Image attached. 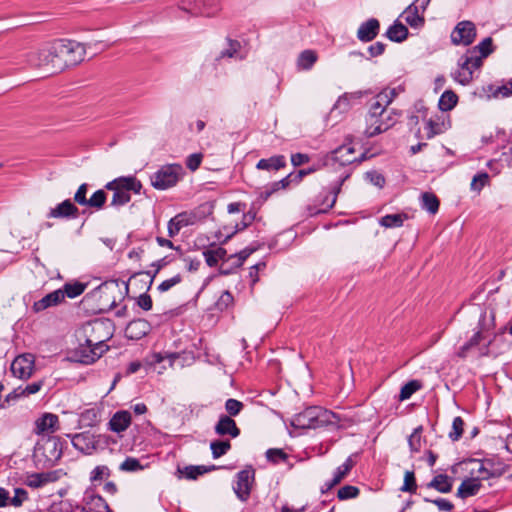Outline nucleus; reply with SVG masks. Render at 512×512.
Masks as SVG:
<instances>
[{
    "mask_svg": "<svg viewBox=\"0 0 512 512\" xmlns=\"http://www.w3.org/2000/svg\"><path fill=\"white\" fill-rule=\"evenodd\" d=\"M398 117L399 114L394 109H388V106L372 99L366 115L365 134L373 137L385 132L397 122Z\"/></svg>",
    "mask_w": 512,
    "mask_h": 512,
    "instance_id": "f257e3e1",
    "label": "nucleus"
},
{
    "mask_svg": "<svg viewBox=\"0 0 512 512\" xmlns=\"http://www.w3.org/2000/svg\"><path fill=\"white\" fill-rule=\"evenodd\" d=\"M339 421V417L332 411L312 406L296 414L291 423L299 429H317L328 426L337 427Z\"/></svg>",
    "mask_w": 512,
    "mask_h": 512,
    "instance_id": "f03ea898",
    "label": "nucleus"
},
{
    "mask_svg": "<svg viewBox=\"0 0 512 512\" xmlns=\"http://www.w3.org/2000/svg\"><path fill=\"white\" fill-rule=\"evenodd\" d=\"M107 190L113 191V196L110 205L113 207H121L130 202L131 194H140L142 189L141 182L133 176L119 177L105 185Z\"/></svg>",
    "mask_w": 512,
    "mask_h": 512,
    "instance_id": "7ed1b4c3",
    "label": "nucleus"
},
{
    "mask_svg": "<svg viewBox=\"0 0 512 512\" xmlns=\"http://www.w3.org/2000/svg\"><path fill=\"white\" fill-rule=\"evenodd\" d=\"M86 342L97 349L107 351L106 342L113 336V324L110 320L96 319L83 327Z\"/></svg>",
    "mask_w": 512,
    "mask_h": 512,
    "instance_id": "20e7f679",
    "label": "nucleus"
},
{
    "mask_svg": "<svg viewBox=\"0 0 512 512\" xmlns=\"http://www.w3.org/2000/svg\"><path fill=\"white\" fill-rule=\"evenodd\" d=\"M54 53H56V55L58 54V58H60L57 66L64 70L67 67L75 66L83 61L86 49L82 43L73 40L61 39L56 41Z\"/></svg>",
    "mask_w": 512,
    "mask_h": 512,
    "instance_id": "39448f33",
    "label": "nucleus"
},
{
    "mask_svg": "<svg viewBox=\"0 0 512 512\" xmlns=\"http://www.w3.org/2000/svg\"><path fill=\"white\" fill-rule=\"evenodd\" d=\"M184 174L185 171L181 164H166L151 175V185L157 190H166L174 187Z\"/></svg>",
    "mask_w": 512,
    "mask_h": 512,
    "instance_id": "423d86ee",
    "label": "nucleus"
},
{
    "mask_svg": "<svg viewBox=\"0 0 512 512\" xmlns=\"http://www.w3.org/2000/svg\"><path fill=\"white\" fill-rule=\"evenodd\" d=\"M56 47V41L47 44L37 51H33L27 55V63L36 68H44L51 73H56L62 71V68L57 66L58 54L54 53V48Z\"/></svg>",
    "mask_w": 512,
    "mask_h": 512,
    "instance_id": "0eeeda50",
    "label": "nucleus"
},
{
    "mask_svg": "<svg viewBox=\"0 0 512 512\" xmlns=\"http://www.w3.org/2000/svg\"><path fill=\"white\" fill-rule=\"evenodd\" d=\"M481 65V57L475 51H467L458 60V69L452 73V77L461 85H467L472 81L474 71Z\"/></svg>",
    "mask_w": 512,
    "mask_h": 512,
    "instance_id": "6e6552de",
    "label": "nucleus"
},
{
    "mask_svg": "<svg viewBox=\"0 0 512 512\" xmlns=\"http://www.w3.org/2000/svg\"><path fill=\"white\" fill-rule=\"evenodd\" d=\"M36 453L41 454L47 463L54 464L62 456L63 443L59 437L43 438L37 443Z\"/></svg>",
    "mask_w": 512,
    "mask_h": 512,
    "instance_id": "1a4fd4ad",
    "label": "nucleus"
},
{
    "mask_svg": "<svg viewBox=\"0 0 512 512\" xmlns=\"http://www.w3.org/2000/svg\"><path fill=\"white\" fill-rule=\"evenodd\" d=\"M476 37V28L471 21H461L451 33V41L456 45H470Z\"/></svg>",
    "mask_w": 512,
    "mask_h": 512,
    "instance_id": "9d476101",
    "label": "nucleus"
},
{
    "mask_svg": "<svg viewBox=\"0 0 512 512\" xmlns=\"http://www.w3.org/2000/svg\"><path fill=\"white\" fill-rule=\"evenodd\" d=\"M34 371V356L32 354H23L17 356L11 364V372L19 379H28Z\"/></svg>",
    "mask_w": 512,
    "mask_h": 512,
    "instance_id": "9b49d317",
    "label": "nucleus"
},
{
    "mask_svg": "<svg viewBox=\"0 0 512 512\" xmlns=\"http://www.w3.org/2000/svg\"><path fill=\"white\" fill-rule=\"evenodd\" d=\"M104 353L105 352L102 351L101 349H97L96 346H90L85 341L84 344H80L79 347L73 351L71 359L75 362L89 365L94 363Z\"/></svg>",
    "mask_w": 512,
    "mask_h": 512,
    "instance_id": "f8f14e48",
    "label": "nucleus"
},
{
    "mask_svg": "<svg viewBox=\"0 0 512 512\" xmlns=\"http://www.w3.org/2000/svg\"><path fill=\"white\" fill-rule=\"evenodd\" d=\"M255 471L253 468H247L237 473L236 484L233 487L236 495L241 500H246L250 494L251 486L254 481Z\"/></svg>",
    "mask_w": 512,
    "mask_h": 512,
    "instance_id": "ddd939ff",
    "label": "nucleus"
},
{
    "mask_svg": "<svg viewBox=\"0 0 512 512\" xmlns=\"http://www.w3.org/2000/svg\"><path fill=\"white\" fill-rule=\"evenodd\" d=\"M59 429V418L53 413H44L35 421L34 432L37 435H50Z\"/></svg>",
    "mask_w": 512,
    "mask_h": 512,
    "instance_id": "4468645a",
    "label": "nucleus"
},
{
    "mask_svg": "<svg viewBox=\"0 0 512 512\" xmlns=\"http://www.w3.org/2000/svg\"><path fill=\"white\" fill-rule=\"evenodd\" d=\"M196 222V216L192 213L182 212L171 218L168 222V236L170 238L179 234L181 229L193 225Z\"/></svg>",
    "mask_w": 512,
    "mask_h": 512,
    "instance_id": "2eb2a0df",
    "label": "nucleus"
},
{
    "mask_svg": "<svg viewBox=\"0 0 512 512\" xmlns=\"http://www.w3.org/2000/svg\"><path fill=\"white\" fill-rule=\"evenodd\" d=\"M71 442L75 449L86 455L92 454L97 447L95 436L89 432H82L73 435L71 437Z\"/></svg>",
    "mask_w": 512,
    "mask_h": 512,
    "instance_id": "dca6fc26",
    "label": "nucleus"
},
{
    "mask_svg": "<svg viewBox=\"0 0 512 512\" xmlns=\"http://www.w3.org/2000/svg\"><path fill=\"white\" fill-rule=\"evenodd\" d=\"M79 216V210L70 199L59 203L56 207L50 209L47 218L56 219H75Z\"/></svg>",
    "mask_w": 512,
    "mask_h": 512,
    "instance_id": "f3484780",
    "label": "nucleus"
},
{
    "mask_svg": "<svg viewBox=\"0 0 512 512\" xmlns=\"http://www.w3.org/2000/svg\"><path fill=\"white\" fill-rule=\"evenodd\" d=\"M449 125L443 116L435 115L425 120L423 133L426 139H431L436 135L444 133Z\"/></svg>",
    "mask_w": 512,
    "mask_h": 512,
    "instance_id": "a211bd4d",
    "label": "nucleus"
},
{
    "mask_svg": "<svg viewBox=\"0 0 512 512\" xmlns=\"http://www.w3.org/2000/svg\"><path fill=\"white\" fill-rule=\"evenodd\" d=\"M354 464L355 462L353 461L352 457H348L345 462L337 467V469L334 471L333 478L330 481L324 483L322 486V492L325 493L339 484L348 475Z\"/></svg>",
    "mask_w": 512,
    "mask_h": 512,
    "instance_id": "6ab92c4d",
    "label": "nucleus"
},
{
    "mask_svg": "<svg viewBox=\"0 0 512 512\" xmlns=\"http://www.w3.org/2000/svg\"><path fill=\"white\" fill-rule=\"evenodd\" d=\"M151 330V325L144 319L131 321L125 328V335L131 340H139L146 336Z\"/></svg>",
    "mask_w": 512,
    "mask_h": 512,
    "instance_id": "aec40b11",
    "label": "nucleus"
},
{
    "mask_svg": "<svg viewBox=\"0 0 512 512\" xmlns=\"http://www.w3.org/2000/svg\"><path fill=\"white\" fill-rule=\"evenodd\" d=\"M215 433L219 436L229 435L236 438L240 435V429L236 422L228 415H221L214 427Z\"/></svg>",
    "mask_w": 512,
    "mask_h": 512,
    "instance_id": "412c9836",
    "label": "nucleus"
},
{
    "mask_svg": "<svg viewBox=\"0 0 512 512\" xmlns=\"http://www.w3.org/2000/svg\"><path fill=\"white\" fill-rule=\"evenodd\" d=\"M379 29V21L375 18H371L359 26L357 38L362 42L372 41L378 35Z\"/></svg>",
    "mask_w": 512,
    "mask_h": 512,
    "instance_id": "4be33fe9",
    "label": "nucleus"
},
{
    "mask_svg": "<svg viewBox=\"0 0 512 512\" xmlns=\"http://www.w3.org/2000/svg\"><path fill=\"white\" fill-rule=\"evenodd\" d=\"M62 301H64V292L62 289H57L36 301L33 305V308L36 312H40L49 307L55 306Z\"/></svg>",
    "mask_w": 512,
    "mask_h": 512,
    "instance_id": "5701e85b",
    "label": "nucleus"
},
{
    "mask_svg": "<svg viewBox=\"0 0 512 512\" xmlns=\"http://www.w3.org/2000/svg\"><path fill=\"white\" fill-rule=\"evenodd\" d=\"M332 160L342 166H345L355 162L357 160V156L355 155V150L353 147L343 145L332 152Z\"/></svg>",
    "mask_w": 512,
    "mask_h": 512,
    "instance_id": "b1692460",
    "label": "nucleus"
},
{
    "mask_svg": "<svg viewBox=\"0 0 512 512\" xmlns=\"http://www.w3.org/2000/svg\"><path fill=\"white\" fill-rule=\"evenodd\" d=\"M131 424V414L128 411L116 412L109 421L111 431L121 433L125 431Z\"/></svg>",
    "mask_w": 512,
    "mask_h": 512,
    "instance_id": "393cba45",
    "label": "nucleus"
},
{
    "mask_svg": "<svg viewBox=\"0 0 512 512\" xmlns=\"http://www.w3.org/2000/svg\"><path fill=\"white\" fill-rule=\"evenodd\" d=\"M84 502L90 512H112L105 499L100 495L86 493Z\"/></svg>",
    "mask_w": 512,
    "mask_h": 512,
    "instance_id": "a878e982",
    "label": "nucleus"
},
{
    "mask_svg": "<svg viewBox=\"0 0 512 512\" xmlns=\"http://www.w3.org/2000/svg\"><path fill=\"white\" fill-rule=\"evenodd\" d=\"M481 488V482L479 478H468L462 481L457 490V496L465 499L476 495Z\"/></svg>",
    "mask_w": 512,
    "mask_h": 512,
    "instance_id": "bb28decb",
    "label": "nucleus"
},
{
    "mask_svg": "<svg viewBox=\"0 0 512 512\" xmlns=\"http://www.w3.org/2000/svg\"><path fill=\"white\" fill-rule=\"evenodd\" d=\"M58 479L57 472L34 473L28 476L27 485L32 488H40L44 485L55 482Z\"/></svg>",
    "mask_w": 512,
    "mask_h": 512,
    "instance_id": "cd10ccee",
    "label": "nucleus"
},
{
    "mask_svg": "<svg viewBox=\"0 0 512 512\" xmlns=\"http://www.w3.org/2000/svg\"><path fill=\"white\" fill-rule=\"evenodd\" d=\"M405 22L412 28H419L424 25L423 13L410 4L402 13Z\"/></svg>",
    "mask_w": 512,
    "mask_h": 512,
    "instance_id": "c85d7f7f",
    "label": "nucleus"
},
{
    "mask_svg": "<svg viewBox=\"0 0 512 512\" xmlns=\"http://www.w3.org/2000/svg\"><path fill=\"white\" fill-rule=\"evenodd\" d=\"M286 166V160L283 155H275L267 159H260L256 165L259 170H279Z\"/></svg>",
    "mask_w": 512,
    "mask_h": 512,
    "instance_id": "c756f323",
    "label": "nucleus"
},
{
    "mask_svg": "<svg viewBox=\"0 0 512 512\" xmlns=\"http://www.w3.org/2000/svg\"><path fill=\"white\" fill-rule=\"evenodd\" d=\"M404 91L402 85L397 87H387L378 93L373 99L379 101L382 105L389 106L393 100Z\"/></svg>",
    "mask_w": 512,
    "mask_h": 512,
    "instance_id": "7c9ffc66",
    "label": "nucleus"
},
{
    "mask_svg": "<svg viewBox=\"0 0 512 512\" xmlns=\"http://www.w3.org/2000/svg\"><path fill=\"white\" fill-rule=\"evenodd\" d=\"M386 36L393 42H402L408 36V29L402 23L395 22L388 28Z\"/></svg>",
    "mask_w": 512,
    "mask_h": 512,
    "instance_id": "2f4dec72",
    "label": "nucleus"
},
{
    "mask_svg": "<svg viewBox=\"0 0 512 512\" xmlns=\"http://www.w3.org/2000/svg\"><path fill=\"white\" fill-rule=\"evenodd\" d=\"M428 487L434 488L441 493H448L452 489V482L447 475L439 474L432 479Z\"/></svg>",
    "mask_w": 512,
    "mask_h": 512,
    "instance_id": "473e14b6",
    "label": "nucleus"
},
{
    "mask_svg": "<svg viewBox=\"0 0 512 512\" xmlns=\"http://www.w3.org/2000/svg\"><path fill=\"white\" fill-rule=\"evenodd\" d=\"M203 256L208 266L214 267L218 264L219 260L224 259L226 256V250L222 247H216L214 249H207L203 251Z\"/></svg>",
    "mask_w": 512,
    "mask_h": 512,
    "instance_id": "72a5a7b5",
    "label": "nucleus"
},
{
    "mask_svg": "<svg viewBox=\"0 0 512 512\" xmlns=\"http://www.w3.org/2000/svg\"><path fill=\"white\" fill-rule=\"evenodd\" d=\"M458 102V96L451 90H446L439 99V109L441 111L452 110Z\"/></svg>",
    "mask_w": 512,
    "mask_h": 512,
    "instance_id": "f704fd0d",
    "label": "nucleus"
},
{
    "mask_svg": "<svg viewBox=\"0 0 512 512\" xmlns=\"http://www.w3.org/2000/svg\"><path fill=\"white\" fill-rule=\"evenodd\" d=\"M99 421V411L96 408L84 410L79 417V422L84 427H92Z\"/></svg>",
    "mask_w": 512,
    "mask_h": 512,
    "instance_id": "c9c22d12",
    "label": "nucleus"
},
{
    "mask_svg": "<svg viewBox=\"0 0 512 512\" xmlns=\"http://www.w3.org/2000/svg\"><path fill=\"white\" fill-rule=\"evenodd\" d=\"M422 208L431 214H435L439 209V200L433 193L425 192L421 196Z\"/></svg>",
    "mask_w": 512,
    "mask_h": 512,
    "instance_id": "e433bc0d",
    "label": "nucleus"
},
{
    "mask_svg": "<svg viewBox=\"0 0 512 512\" xmlns=\"http://www.w3.org/2000/svg\"><path fill=\"white\" fill-rule=\"evenodd\" d=\"M210 449L214 459L225 455L231 449L229 440H215L210 443Z\"/></svg>",
    "mask_w": 512,
    "mask_h": 512,
    "instance_id": "4c0bfd02",
    "label": "nucleus"
},
{
    "mask_svg": "<svg viewBox=\"0 0 512 512\" xmlns=\"http://www.w3.org/2000/svg\"><path fill=\"white\" fill-rule=\"evenodd\" d=\"M316 61V53L312 50H305L299 55L297 64L299 68L303 70H309L312 68Z\"/></svg>",
    "mask_w": 512,
    "mask_h": 512,
    "instance_id": "58836bf2",
    "label": "nucleus"
},
{
    "mask_svg": "<svg viewBox=\"0 0 512 512\" xmlns=\"http://www.w3.org/2000/svg\"><path fill=\"white\" fill-rule=\"evenodd\" d=\"M405 219H407L405 214H388L380 219V225L386 228L400 227Z\"/></svg>",
    "mask_w": 512,
    "mask_h": 512,
    "instance_id": "ea45409f",
    "label": "nucleus"
},
{
    "mask_svg": "<svg viewBox=\"0 0 512 512\" xmlns=\"http://www.w3.org/2000/svg\"><path fill=\"white\" fill-rule=\"evenodd\" d=\"M421 388V384L417 380H412L402 386L399 394V400L404 401L409 399L415 392Z\"/></svg>",
    "mask_w": 512,
    "mask_h": 512,
    "instance_id": "a19ab883",
    "label": "nucleus"
},
{
    "mask_svg": "<svg viewBox=\"0 0 512 512\" xmlns=\"http://www.w3.org/2000/svg\"><path fill=\"white\" fill-rule=\"evenodd\" d=\"M470 51H475L476 55H478V57H481L482 61L483 58H486L493 51L492 39L490 37L483 39L477 46H475Z\"/></svg>",
    "mask_w": 512,
    "mask_h": 512,
    "instance_id": "79ce46f5",
    "label": "nucleus"
},
{
    "mask_svg": "<svg viewBox=\"0 0 512 512\" xmlns=\"http://www.w3.org/2000/svg\"><path fill=\"white\" fill-rule=\"evenodd\" d=\"M106 202V193L104 190H97L92 194L90 198H88L87 204L85 206L95 208L97 210L102 209Z\"/></svg>",
    "mask_w": 512,
    "mask_h": 512,
    "instance_id": "37998d69",
    "label": "nucleus"
},
{
    "mask_svg": "<svg viewBox=\"0 0 512 512\" xmlns=\"http://www.w3.org/2000/svg\"><path fill=\"white\" fill-rule=\"evenodd\" d=\"M86 288V285L75 282V283H66L62 289L64 292V298L67 296L69 298H75L81 295Z\"/></svg>",
    "mask_w": 512,
    "mask_h": 512,
    "instance_id": "c03bdc74",
    "label": "nucleus"
},
{
    "mask_svg": "<svg viewBox=\"0 0 512 512\" xmlns=\"http://www.w3.org/2000/svg\"><path fill=\"white\" fill-rule=\"evenodd\" d=\"M489 183V175L486 172L477 173L471 181L470 189L474 192L480 191Z\"/></svg>",
    "mask_w": 512,
    "mask_h": 512,
    "instance_id": "a18cd8bd",
    "label": "nucleus"
},
{
    "mask_svg": "<svg viewBox=\"0 0 512 512\" xmlns=\"http://www.w3.org/2000/svg\"><path fill=\"white\" fill-rule=\"evenodd\" d=\"M423 431L422 426L416 427L408 438L409 448L412 453H417L421 449V434Z\"/></svg>",
    "mask_w": 512,
    "mask_h": 512,
    "instance_id": "49530a36",
    "label": "nucleus"
},
{
    "mask_svg": "<svg viewBox=\"0 0 512 512\" xmlns=\"http://www.w3.org/2000/svg\"><path fill=\"white\" fill-rule=\"evenodd\" d=\"M489 91L492 93V96L495 98L511 96L512 95V80H510L500 86H490Z\"/></svg>",
    "mask_w": 512,
    "mask_h": 512,
    "instance_id": "de8ad7c7",
    "label": "nucleus"
},
{
    "mask_svg": "<svg viewBox=\"0 0 512 512\" xmlns=\"http://www.w3.org/2000/svg\"><path fill=\"white\" fill-rule=\"evenodd\" d=\"M463 431H464V421L460 416H457L453 419L452 430L449 433V438L452 441H458L462 437Z\"/></svg>",
    "mask_w": 512,
    "mask_h": 512,
    "instance_id": "09e8293b",
    "label": "nucleus"
},
{
    "mask_svg": "<svg viewBox=\"0 0 512 512\" xmlns=\"http://www.w3.org/2000/svg\"><path fill=\"white\" fill-rule=\"evenodd\" d=\"M417 489L415 474L413 471H406L404 474V482L400 490L402 492L415 493Z\"/></svg>",
    "mask_w": 512,
    "mask_h": 512,
    "instance_id": "8fccbe9b",
    "label": "nucleus"
},
{
    "mask_svg": "<svg viewBox=\"0 0 512 512\" xmlns=\"http://www.w3.org/2000/svg\"><path fill=\"white\" fill-rule=\"evenodd\" d=\"M243 407L244 404L237 399L229 398L225 402V410L231 418L237 416L242 411Z\"/></svg>",
    "mask_w": 512,
    "mask_h": 512,
    "instance_id": "3c124183",
    "label": "nucleus"
},
{
    "mask_svg": "<svg viewBox=\"0 0 512 512\" xmlns=\"http://www.w3.org/2000/svg\"><path fill=\"white\" fill-rule=\"evenodd\" d=\"M42 385H43L42 381H38V382H33V383L28 384L23 389L21 387H19L18 389H16L14 391L15 397L29 396V395L35 394L40 391V389L42 388Z\"/></svg>",
    "mask_w": 512,
    "mask_h": 512,
    "instance_id": "603ef678",
    "label": "nucleus"
},
{
    "mask_svg": "<svg viewBox=\"0 0 512 512\" xmlns=\"http://www.w3.org/2000/svg\"><path fill=\"white\" fill-rule=\"evenodd\" d=\"M240 43L235 40L228 41V48L221 52L220 58L229 57V58H240L242 56L239 55Z\"/></svg>",
    "mask_w": 512,
    "mask_h": 512,
    "instance_id": "864d4df0",
    "label": "nucleus"
},
{
    "mask_svg": "<svg viewBox=\"0 0 512 512\" xmlns=\"http://www.w3.org/2000/svg\"><path fill=\"white\" fill-rule=\"evenodd\" d=\"M110 476V470L105 465L96 466L90 473V480L92 482L102 481Z\"/></svg>",
    "mask_w": 512,
    "mask_h": 512,
    "instance_id": "5fc2aeb1",
    "label": "nucleus"
},
{
    "mask_svg": "<svg viewBox=\"0 0 512 512\" xmlns=\"http://www.w3.org/2000/svg\"><path fill=\"white\" fill-rule=\"evenodd\" d=\"M143 468L140 461L133 457H127L120 465V470L127 472H135Z\"/></svg>",
    "mask_w": 512,
    "mask_h": 512,
    "instance_id": "6e6d98bb",
    "label": "nucleus"
},
{
    "mask_svg": "<svg viewBox=\"0 0 512 512\" xmlns=\"http://www.w3.org/2000/svg\"><path fill=\"white\" fill-rule=\"evenodd\" d=\"M359 489L355 486L345 485L338 490L337 497L340 500H347L357 497Z\"/></svg>",
    "mask_w": 512,
    "mask_h": 512,
    "instance_id": "4d7b16f0",
    "label": "nucleus"
},
{
    "mask_svg": "<svg viewBox=\"0 0 512 512\" xmlns=\"http://www.w3.org/2000/svg\"><path fill=\"white\" fill-rule=\"evenodd\" d=\"M480 340H481V333L480 332H476L471 338L470 340L465 343L458 351V356L461 357V358H464L466 357L467 355V352L469 351V349L473 346H476L480 343Z\"/></svg>",
    "mask_w": 512,
    "mask_h": 512,
    "instance_id": "13d9d810",
    "label": "nucleus"
},
{
    "mask_svg": "<svg viewBox=\"0 0 512 512\" xmlns=\"http://www.w3.org/2000/svg\"><path fill=\"white\" fill-rule=\"evenodd\" d=\"M28 499V493L25 489L16 488L14 490V496L10 498V505L14 507H20L24 501Z\"/></svg>",
    "mask_w": 512,
    "mask_h": 512,
    "instance_id": "bf43d9fd",
    "label": "nucleus"
},
{
    "mask_svg": "<svg viewBox=\"0 0 512 512\" xmlns=\"http://www.w3.org/2000/svg\"><path fill=\"white\" fill-rule=\"evenodd\" d=\"M208 469L205 466H187L183 473L188 479H196L199 475L206 473Z\"/></svg>",
    "mask_w": 512,
    "mask_h": 512,
    "instance_id": "052dcab7",
    "label": "nucleus"
},
{
    "mask_svg": "<svg viewBox=\"0 0 512 512\" xmlns=\"http://www.w3.org/2000/svg\"><path fill=\"white\" fill-rule=\"evenodd\" d=\"M365 178L374 186L382 188L385 184V178L381 173L369 171L365 174Z\"/></svg>",
    "mask_w": 512,
    "mask_h": 512,
    "instance_id": "680f3d73",
    "label": "nucleus"
},
{
    "mask_svg": "<svg viewBox=\"0 0 512 512\" xmlns=\"http://www.w3.org/2000/svg\"><path fill=\"white\" fill-rule=\"evenodd\" d=\"M87 191L88 185L86 183L81 184L74 195V201L79 205L85 206L88 201V198L86 197Z\"/></svg>",
    "mask_w": 512,
    "mask_h": 512,
    "instance_id": "e2e57ef3",
    "label": "nucleus"
},
{
    "mask_svg": "<svg viewBox=\"0 0 512 512\" xmlns=\"http://www.w3.org/2000/svg\"><path fill=\"white\" fill-rule=\"evenodd\" d=\"M294 175L295 174L290 173L289 175H287L286 177H284L280 181L274 182L273 185H272V190L267 195H270L272 192L277 191L279 189H285L291 183H295Z\"/></svg>",
    "mask_w": 512,
    "mask_h": 512,
    "instance_id": "0e129e2a",
    "label": "nucleus"
},
{
    "mask_svg": "<svg viewBox=\"0 0 512 512\" xmlns=\"http://www.w3.org/2000/svg\"><path fill=\"white\" fill-rule=\"evenodd\" d=\"M203 159V155L201 153H193L189 155L186 159V166L191 171H196L201 165Z\"/></svg>",
    "mask_w": 512,
    "mask_h": 512,
    "instance_id": "69168bd1",
    "label": "nucleus"
},
{
    "mask_svg": "<svg viewBox=\"0 0 512 512\" xmlns=\"http://www.w3.org/2000/svg\"><path fill=\"white\" fill-rule=\"evenodd\" d=\"M180 282H181V276L175 275L172 278L164 280L162 283H160L157 289L161 293L167 292L168 290H170L172 287L179 284Z\"/></svg>",
    "mask_w": 512,
    "mask_h": 512,
    "instance_id": "338daca9",
    "label": "nucleus"
},
{
    "mask_svg": "<svg viewBox=\"0 0 512 512\" xmlns=\"http://www.w3.org/2000/svg\"><path fill=\"white\" fill-rule=\"evenodd\" d=\"M233 302V296L229 291H224L219 297L216 306L220 310L227 309Z\"/></svg>",
    "mask_w": 512,
    "mask_h": 512,
    "instance_id": "774afa93",
    "label": "nucleus"
}]
</instances>
